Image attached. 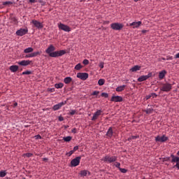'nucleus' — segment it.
Here are the masks:
<instances>
[{
  "instance_id": "4",
  "label": "nucleus",
  "mask_w": 179,
  "mask_h": 179,
  "mask_svg": "<svg viewBox=\"0 0 179 179\" xmlns=\"http://www.w3.org/2000/svg\"><path fill=\"white\" fill-rule=\"evenodd\" d=\"M58 27L60 30H63V31H67V33H69V31H71L72 30V29H71V27H69V26L66 25L62 23H59L58 24Z\"/></svg>"
},
{
  "instance_id": "52",
  "label": "nucleus",
  "mask_w": 179,
  "mask_h": 179,
  "mask_svg": "<svg viewBox=\"0 0 179 179\" xmlns=\"http://www.w3.org/2000/svg\"><path fill=\"white\" fill-rule=\"evenodd\" d=\"M71 132L73 133V134H76V129H73L72 130H71Z\"/></svg>"
},
{
  "instance_id": "54",
  "label": "nucleus",
  "mask_w": 179,
  "mask_h": 179,
  "mask_svg": "<svg viewBox=\"0 0 179 179\" xmlns=\"http://www.w3.org/2000/svg\"><path fill=\"white\" fill-rule=\"evenodd\" d=\"M43 162H48V158H43Z\"/></svg>"
},
{
  "instance_id": "36",
  "label": "nucleus",
  "mask_w": 179,
  "mask_h": 179,
  "mask_svg": "<svg viewBox=\"0 0 179 179\" xmlns=\"http://www.w3.org/2000/svg\"><path fill=\"white\" fill-rule=\"evenodd\" d=\"M115 167H117V169H118L120 170V169H121L120 166L121 164L120 162H115Z\"/></svg>"
},
{
  "instance_id": "25",
  "label": "nucleus",
  "mask_w": 179,
  "mask_h": 179,
  "mask_svg": "<svg viewBox=\"0 0 179 179\" xmlns=\"http://www.w3.org/2000/svg\"><path fill=\"white\" fill-rule=\"evenodd\" d=\"M82 68H83V66H82L80 63H78V64L76 65V66L74 67V69H76V71H80Z\"/></svg>"
},
{
  "instance_id": "28",
  "label": "nucleus",
  "mask_w": 179,
  "mask_h": 179,
  "mask_svg": "<svg viewBox=\"0 0 179 179\" xmlns=\"http://www.w3.org/2000/svg\"><path fill=\"white\" fill-rule=\"evenodd\" d=\"M104 83H106V80H104L103 78L99 79L98 81V85L99 86H103V85H104Z\"/></svg>"
},
{
  "instance_id": "40",
  "label": "nucleus",
  "mask_w": 179,
  "mask_h": 179,
  "mask_svg": "<svg viewBox=\"0 0 179 179\" xmlns=\"http://www.w3.org/2000/svg\"><path fill=\"white\" fill-rule=\"evenodd\" d=\"M75 114H76V110H71L70 111V115H75Z\"/></svg>"
},
{
  "instance_id": "2",
  "label": "nucleus",
  "mask_w": 179,
  "mask_h": 179,
  "mask_svg": "<svg viewBox=\"0 0 179 179\" xmlns=\"http://www.w3.org/2000/svg\"><path fill=\"white\" fill-rule=\"evenodd\" d=\"M117 159H118V157L117 156H111V155H106L105 157H103L101 159L102 162H104L105 163H114L115 162H117Z\"/></svg>"
},
{
  "instance_id": "20",
  "label": "nucleus",
  "mask_w": 179,
  "mask_h": 179,
  "mask_svg": "<svg viewBox=\"0 0 179 179\" xmlns=\"http://www.w3.org/2000/svg\"><path fill=\"white\" fill-rule=\"evenodd\" d=\"M166 73H167V71L165 70L159 72V78L162 80V79H164V76H166Z\"/></svg>"
},
{
  "instance_id": "39",
  "label": "nucleus",
  "mask_w": 179,
  "mask_h": 179,
  "mask_svg": "<svg viewBox=\"0 0 179 179\" xmlns=\"http://www.w3.org/2000/svg\"><path fill=\"white\" fill-rule=\"evenodd\" d=\"M99 66L101 69H103V68H104V62H100Z\"/></svg>"
},
{
  "instance_id": "30",
  "label": "nucleus",
  "mask_w": 179,
  "mask_h": 179,
  "mask_svg": "<svg viewBox=\"0 0 179 179\" xmlns=\"http://www.w3.org/2000/svg\"><path fill=\"white\" fill-rule=\"evenodd\" d=\"M152 96H155V97H157V95L155 93H152L151 94L147 95L145 96V100H149V99H150Z\"/></svg>"
},
{
  "instance_id": "44",
  "label": "nucleus",
  "mask_w": 179,
  "mask_h": 179,
  "mask_svg": "<svg viewBox=\"0 0 179 179\" xmlns=\"http://www.w3.org/2000/svg\"><path fill=\"white\" fill-rule=\"evenodd\" d=\"M78 149H79V146L76 145L73 148V152L75 153V152H76V150H78Z\"/></svg>"
},
{
  "instance_id": "27",
  "label": "nucleus",
  "mask_w": 179,
  "mask_h": 179,
  "mask_svg": "<svg viewBox=\"0 0 179 179\" xmlns=\"http://www.w3.org/2000/svg\"><path fill=\"white\" fill-rule=\"evenodd\" d=\"M55 87L56 89H62V87H64V83H60L55 84Z\"/></svg>"
},
{
  "instance_id": "46",
  "label": "nucleus",
  "mask_w": 179,
  "mask_h": 179,
  "mask_svg": "<svg viewBox=\"0 0 179 179\" xmlns=\"http://www.w3.org/2000/svg\"><path fill=\"white\" fill-rule=\"evenodd\" d=\"M25 58H33V56H32V53L29 54V55H27L25 56Z\"/></svg>"
},
{
  "instance_id": "24",
  "label": "nucleus",
  "mask_w": 179,
  "mask_h": 179,
  "mask_svg": "<svg viewBox=\"0 0 179 179\" xmlns=\"http://www.w3.org/2000/svg\"><path fill=\"white\" fill-rule=\"evenodd\" d=\"M33 51H34V49H33V48H27L24 50V52L25 54H30V52H33Z\"/></svg>"
},
{
  "instance_id": "51",
  "label": "nucleus",
  "mask_w": 179,
  "mask_h": 179,
  "mask_svg": "<svg viewBox=\"0 0 179 179\" xmlns=\"http://www.w3.org/2000/svg\"><path fill=\"white\" fill-rule=\"evenodd\" d=\"M59 121H64V117L59 116Z\"/></svg>"
},
{
  "instance_id": "6",
  "label": "nucleus",
  "mask_w": 179,
  "mask_h": 179,
  "mask_svg": "<svg viewBox=\"0 0 179 179\" xmlns=\"http://www.w3.org/2000/svg\"><path fill=\"white\" fill-rule=\"evenodd\" d=\"M80 159H82L81 157H76L72 159L71 162V167H76V166H79L80 164Z\"/></svg>"
},
{
  "instance_id": "61",
  "label": "nucleus",
  "mask_w": 179,
  "mask_h": 179,
  "mask_svg": "<svg viewBox=\"0 0 179 179\" xmlns=\"http://www.w3.org/2000/svg\"><path fill=\"white\" fill-rule=\"evenodd\" d=\"M50 92H53L52 89H51V90H50Z\"/></svg>"
},
{
  "instance_id": "43",
  "label": "nucleus",
  "mask_w": 179,
  "mask_h": 179,
  "mask_svg": "<svg viewBox=\"0 0 179 179\" xmlns=\"http://www.w3.org/2000/svg\"><path fill=\"white\" fill-rule=\"evenodd\" d=\"M26 157H31L33 156L32 153L28 152L25 154Z\"/></svg>"
},
{
  "instance_id": "9",
  "label": "nucleus",
  "mask_w": 179,
  "mask_h": 179,
  "mask_svg": "<svg viewBox=\"0 0 179 179\" xmlns=\"http://www.w3.org/2000/svg\"><path fill=\"white\" fill-rule=\"evenodd\" d=\"M31 23H32L36 29H43V27H44L43 23L38 22L37 20H32Z\"/></svg>"
},
{
  "instance_id": "58",
  "label": "nucleus",
  "mask_w": 179,
  "mask_h": 179,
  "mask_svg": "<svg viewBox=\"0 0 179 179\" xmlns=\"http://www.w3.org/2000/svg\"><path fill=\"white\" fill-rule=\"evenodd\" d=\"M128 141H132V137H129V138H128Z\"/></svg>"
},
{
  "instance_id": "13",
  "label": "nucleus",
  "mask_w": 179,
  "mask_h": 179,
  "mask_svg": "<svg viewBox=\"0 0 179 179\" xmlns=\"http://www.w3.org/2000/svg\"><path fill=\"white\" fill-rule=\"evenodd\" d=\"M149 78H152V73H149L147 76H140L137 80L138 82H145V80H148Z\"/></svg>"
},
{
  "instance_id": "26",
  "label": "nucleus",
  "mask_w": 179,
  "mask_h": 179,
  "mask_svg": "<svg viewBox=\"0 0 179 179\" xmlns=\"http://www.w3.org/2000/svg\"><path fill=\"white\" fill-rule=\"evenodd\" d=\"M87 173H89V171H86V170H83L81 171L80 174L81 176V177H86L87 176Z\"/></svg>"
},
{
  "instance_id": "38",
  "label": "nucleus",
  "mask_w": 179,
  "mask_h": 179,
  "mask_svg": "<svg viewBox=\"0 0 179 179\" xmlns=\"http://www.w3.org/2000/svg\"><path fill=\"white\" fill-rule=\"evenodd\" d=\"M83 64L84 65H89V61L85 59H84V60L83 61Z\"/></svg>"
},
{
  "instance_id": "47",
  "label": "nucleus",
  "mask_w": 179,
  "mask_h": 179,
  "mask_svg": "<svg viewBox=\"0 0 179 179\" xmlns=\"http://www.w3.org/2000/svg\"><path fill=\"white\" fill-rule=\"evenodd\" d=\"M35 139H41V136L40 134L35 136Z\"/></svg>"
},
{
  "instance_id": "31",
  "label": "nucleus",
  "mask_w": 179,
  "mask_h": 179,
  "mask_svg": "<svg viewBox=\"0 0 179 179\" xmlns=\"http://www.w3.org/2000/svg\"><path fill=\"white\" fill-rule=\"evenodd\" d=\"M144 111L146 114H152V113H153V108H147Z\"/></svg>"
},
{
  "instance_id": "21",
  "label": "nucleus",
  "mask_w": 179,
  "mask_h": 179,
  "mask_svg": "<svg viewBox=\"0 0 179 179\" xmlns=\"http://www.w3.org/2000/svg\"><path fill=\"white\" fill-rule=\"evenodd\" d=\"M125 87H127V85H123L117 87L115 89V90H116V92H124V90H125Z\"/></svg>"
},
{
  "instance_id": "3",
  "label": "nucleus",
  "mask_w": 179,
  "mask_h": 179,
  "mask_svg": "<svg viewBox=\"0 0 179 179\" xmlns=\"http://www.w3.org/2000/svg\"><path fill=\"white\" fill-rule=\"evenodd\" d=\"M110 28L113 30H122V29L124 28V24L118 22H114L110 24Z\"/></svg>"
},
{
  "instance_id": "63",
  "label": "nucleus",
  "mask_w": 179,
  "mask_h": 179,
  "mask_svg": "<svg viewBox=\"0 0 179 179\" xmlns=\"http://www.w3.org/2000/svg\"><path fill=\"white\" fill-rule=\"evenodd\" d=\"M23 179H26V178H23Z\"/></svg>"
},
{
  "instance_id": "15",
  "label": "nucleus",
  "mask_w": 179,
  "mask_h": 179,
  "mask_svg": "<svg viewBox=\"0 0 179 179\" xmlns=\"http://www.w3.org/2000/svg\"><path fill=\"white\" fill-rule=\"evenodd\" d=\"M142 24V22H133L129 24V26L131 27H133V29H138L141 25Z\"/></svg>"
},
{
  "instance_id": "60",
  "label": "nucleus",
  "mask_w": 179,
  "mask_h": 179,
  "mask_svg": "<svg viewBox=\"0 0 179 179\" xmlns=\"http://www.w3.org/2000/svg\"><path fill=\"white\" fill-rule=\"evenodd\" d=\"M138 1H141V0H134V2H138Z\"/></svg>"
},
{
  "instance_id": "29",
  "label": "nucleus",
  "mask_w": 179,
  "mask_h": 179,
  "mask_svg": "<svg viewBox=\"0 0 179 179\" xmlns=\"http://www.w3.org/2000/svg\"><path fill=\"white\" fill-rule=\"evenodd\" d=\"M63 140L64 141V142H71V141H72V137L70 136L64 137Z\"/></svg>"
},
{
  "instance_id": "41",
  "label": "nucleus",
  "mask_w": 179,
  "mask_h": 179,
  "mask_svg": "<svg viewBox=\"0 0 179 179\" xmlns=\"http://www.w3.org/2000/svg\"><path fill=\"white\" fill-rule=\"evenodd\" d=\"M73 153H74L73 151L71 150L70 152L66 153V156H69V157L72 156V155H73Z\"/></svg>"
},
{
  "instance_id": "5",
  "label": "nucleus",
  "mask_w": 179,
  "mask_h": 179,
  "mask_svg": "<svg viewBox=\"0 0 179 179\" xmlns=\"http://www.w3.org/2000/svg\"><path fill=\"white\" fill-rule=\"evenodd\" d=\"M172 88H173V86L171 85V84L164 83V84H162V87L160 88V90L162 92H170Z\"/></svg>"
},
{
  "instance_id": "37",
  "label": "nucleus",
  "mask_w": 179,
  "mask_h": 179,
  "mask_svg": "<svg viewBox=\"0 0 179 179\" xmlns=\"http://www.w3.org/2000/svg\"><path fill=\"white\" fill-rule=\"evenodd\" d=\"M120 171L123 173V174H125V173H127L128 171V170L125 169H122V168H120Z\"/></svg>"
},
{
  "instance_id": "16",
  "label": "nucleus",
  "mask_w": 179,
  "mask_h": 179,
  "mask_svg": "<svg viewBox=\"0 0 179 179\" xmlns=\"http://www.w3.org/2000/svg\"><path fill=\"white\" fill-rule=\"evenodd\" d=\"M123 99L120 96H113L110 101H115V103H121Z\"/></svg>"
},
{
  "instance_id": "48",
  "label": "nucleus",
  "mask_w": 179,
  "mask_h": 179,
  "mask_svg": "<svg viewBox=\"0 0 179 179\" xmlns=\"http://www.w3.org/2000/svg\"><path fill=\"white\" fill-rule=\"evenodd\" d=\"M12 2L10 1H6L3 3V5H11Z\"/></svg>"
},
{
  "instance_id": "32",
  "label": "nucleus",
  "mask_w": 179,
  "mask_h": 179,
  "mask_svg": "<svg viewBox=\"0 0 179 179\" xmlns=\"http://www.w3.org/2000/svg\"><path fill=\"white\" fill-rule=\"evenodd\" d=\"M6 171H0V177L3 178L6 176Z\"/></svg>"
},
{
  "instance_id": "42",
  "label": "nucleus",
  "mask_w": 179,
  "mask_h": 179,
  "mask_svg": "<svg viewBox=\"0 0 179 179\" xmlns=\"http://www.w3.org/2000/svg\"><path fill=\"white\" fill-rule=\"evenodd\" d=\"M99 93H100V92L94 91L92 94V96H99Z\"/></svg>"
},
{
  "instance_id": "55",
  "label": "nucleus",
  "mask_w": 179,
  "mask_h": 179,
  "mask_svg": "<svg viewBox=\"0 0 179 179\" xmlns=\"http://www.w3.org/2000/svg\"><path fill=\"white\" fill-rule=\"evenodd\" d=\"M175 58H179V52L175 55Z\"/></svg>"
},
{
  "instance_id": "62",
  "label": "nucleus",
  "mask_w": 179,
  "mask_h": 179,
  "mask_svg": "<svg viewBox=\"0 0 179 179\" xmlns=\"http://www.w3.org/2000/svg\"><path fill=\"white\" fill-rule=\"evenodd\" d=\"M162 59H164V61L166 59L165 58H163Z\"/></svg>"
},
{
  "instance_id": "53",
  "label": "nucleus",
  "mask_w": 179,
  "mask_h": 179,
  "mask_svg": "<svg viewBox=\"0 0 179 179\" xmlns=\"http://www.w3.org/2000/svg\"><path fill=\"white\" fill-rule=\"evenodd\" d=\"M166 59H167L168 61H169V60H172V59H173V56L169 57Z\"/></svg>"
},
{
  "instance_id": "12",
  "label": "nucleus",
  "mask_w": 179,
  "mask_h": 179,
  "mask_svg": "<svg viewBox=\"0 0 179 179\" xmlns=\"http://www.w3.org/2000/svg\"><path fill=\"white\" fill-rule=\"evenodd\" d=\"M65 104H66V101L60 102V103L53 106V107H52L53 111H57L58 110H60L61 107H62L63 106H65Z\"/></svg>"
},
{
  "instance_id": "56",
  "label": "nucleus",
  "mask_w": 179,
  "mask_h": 179,
  "mask_svg": "<svg viewBox=\"0 0 179 179\" xmlns=\"http://www.w3.org/2000/svg\"><path fill=\"white\" fill-rule=\"evenodd\" d=\"M17 103H14V104H13V107H17Z\"/></svg>"
},
{
  "instance_id": "11",
  "label": "nucleus",
  "mask_w": 179,
  "mask_h": 179,
  "mask_svg": "<svg viewBox=\"0 0 179 179\" xmlns=\"http://www.w3.org/2000/svg\"><path fill=\"white\" fill-rule=\"evenodd\" d=\"M77 78L81 80H86L89 78V74L87 73H78Z\"/></svg>"
},
{
  "instance_id": "8",
  "label": "nucleus",
  "mask_w": 179,
  "mask_h": 179,
  "mask_svg": "<svg viewBox=\"0 0 179 179\" xmlns=\"http://www.w3.org/2000/svg\"><path fill=\"white\" fill-rule=\"evenodd\" d=\"M166 141H169V137L166 136L165 135L163 136H157L155 137V142H166Z\"/></svg>"
},
{
  "instance_id": "33",
  "label": "nucleus",
  "mask_w": 179,
  "mask_h": 179,
  "mask_svg": "<svg viewBox=\"0 0 179 179\" xmlns=\"http://www.w3.org/2000/svg\"><path fill=\"white\" fill-rule=\"evenodd\" d=\"M31 54H32V58H34V57H37V55H40L41 53L40 52H35Z\"/></svg>"
},
{
  "instance_id": "23",
  "label": "nucleus",
  "mask_w": 179,
  "mask_h": 179,
  "mask_svg": "<svg viewBox=\"0 0 179 179\" xmlns=\"http://www.w3.org/2000/svg\"><path fill=\"white\" fill-rule=\"evenodd\" d=\"M64 83H66V85H69V83H71V82H72V78L66 77L64 79Z\"/></svg>"
},
{
  "instance_id": "1",
  "label": "nucleus",
  "mask_w": 179,
  "mask_h": 179,
  "mask_svg": "<svg viewBox=\"0 0 179 179\" xmlns=\"http://www.w3.org/2000/svg\"><path fill=\"white\" fill-rule=\"evenodd\" d=\"M45 52L51 58H57L58 57H62V55H65V54H66V50H62L55 51V47L53 45H50L45 50Z\"/></svg>"
},
{
  "instance_id": "18",
  "label": "nucleus",
  "mask_w": 179,
  "mask_h": 179,
  "mask_svg": "<svg viewBox=\"0 0 179 179\" xmlns=\"http://www.w3.org/2000/svg\"><path fill=\"white\" fill-rule=\"evenodd\" d=\"M113 134H114V131H113V127H109L106 133V136H108V138H112Z\"/></svg>"
},
{
  "instance_id": "17",
  "label": "nucleus",
  "mask_w": 179,
  "mask_h": 179,
  "mask_svg": "<svg viewBox=\"0 0 179 179\" xmlns=\"http://www.w3.org/2000/svg\"><path fill=\"white\" fill-rule=\"evenodd\" d=\"M17 64H18V65H21V66H27V65H30V64H31V61L22 60L21 62H18Z\"/></svg>"
},
{
  "instance_id": "7",
  "label": "nucleus",
  "mask_w": 179,
  "mask_h": 179,
  "mask_svg": "<svg viewBox=\"0 0 179 179\" xmlns=\"http://www.w3.org/2000/svg\"><path fill=\"white\" fill-rule=\"evenodd\" d=\"M171 157L172 158L171 163H176V164L173 166V169L176 167L178 170H179V157L174 156V155H171Z\"/></svg>"
},
{
  "instance_id": "10",
  "label": "nucleus",
  "mask_w": 179,
  "mask_h": 179,
  "mask_svg": "<svg viewBox=\"0 0 179 179\" xmlns=\"http://www.w3.org/2000/svg\"><path fill=\"white\" fill-rule=\"evenodd\" d=\"M29 32V29H20L16 31V35L20 36L22 37V36H24V34H27Z\"/></svg>"
},
{
  "instance_id": "59",
  "label": "nucleus",
  "mask_w": 179,
  "mask_h": 179,
  "mask_svg": "<svg viewBox=\"0 0 179 179\" xmlns=\"http://www.w3.org/2000/svg\"><path fill=\"white\" fill-rule=\"evenodd\" d=\"M85 0H80V2H85Z\"/></svg>"
},
{
  "instance_id": "49",
  "label": "nucleus",
  "mask_w": 179,
  "mask_h": 179,
  "mask_svg": "<svg viewBox=\"0 0 179 179\" xmlns=\"http://www.w3.org/2000/svg\"><path fill=\"white\" fill-rule=\"evenodd\" d=\"M30 3H36L37 2V0H29Z\"/></svg>"
},
{
  "instance_id": "57",
  "label": "nucleus",
  "mask_w": 179,
  "mask_h": 179,
  "mask_svg": "<svg viewBox=\"0 0 179 179\" xmlns=\"http://www.w3.org/2000/svg\"><path fill=\"white\" fill-rule=\"evenodd\" d=\"M146 30H142V33L143 34H145V33H146Z\"/></svg>"
},
{
  "instance_id": "22",
  "label": "nucleus",
  "mask_w": 179,
  "mask_h": 179,
  "mask_svg": "<svg viewBox=\"0 0 179 179\" xmlns=\"http://www.w3.org/2000/svg\"><path fill=\"white\" fill-rule=\"evenodd\" d=\"M137 71H141V66H133L131 69L130 71L131 72H136Z\"/></svg>"
},
{
  "instance_id": "14",
  "label": "nucleus",
  "mask_w": 179,
  "mask_h": 179,
  "mask_svg": "<svg viewBox=\"0 0 179 179\" xmlns=\"http://www.w3.org/2000/svg\"><path fill=\"white\" fill-rule=\"evenodd\" d=\"M101 113H103V111L101 110H99L96 112H95L94 113L93 117H92V121H96V120H97V118H99V117H100V115H101Z\"/></svg>"
},
{
  "instance_id": "19",
  "label": "nucleus",
  "mask_w": 179,
  "mask_h": 179,
  "mask_svg": "<svg viewBox=\"0 0 179 179\" xmlns=\"http://www.w3.org/2000/svg\"><path fill=\"white\" fill-rule=\"evenodd\" d=\"M9 69L11 72H17V71H19V66L16 65H13L10 66Z\"/></svg>"
},
{
  "instance_id": "35",
  "label": "nucleus",
  "mask_w": 179,
  "mask_h": 179,
  "mask_svg": "<svg viewBox=\"0 0 179 179\" xmlns=\"http://www.w3.org/2000/svg\"><path fill=\"white\" fill-rule=\"evenodd\" d=\"M101 96L102 97H105L106 99H107L108 97V94L106 93V92H102Z\"/></svg>"
},
{
  "instance_id": "45",
  "label": "nucleus",
  "mask_w": 179,
  "mask_h": 179,
  "mask_svg": "<svg viewBox=\"0 0 179 179\" xmlns=\"http://www.w3.org/2000/svg\"><path fill=\"white\" fill-rule=\"evenodd\" d=\"M38 2L39 3H41L42 6H44L45 5V2H44V1L43 0H39Z\"/></svg>"
},
{
  "instance_id": "34",
  "label": "nucleus",
  "mask_w": 179,
  "mask_h": 179,
  "mask_svg": "<svg viewBox=\"0 0 179 179\" xmlns=\"http://www.w3.org/2000/svg\"><path fill=\"white\" fill-rule=\"evenodd\" d=\"M22 75H31V71H26L22 72Z\"/></svg>"
},
{
  "instance_id": "50",
  "label": "nucleus",
  "mask_w": 179,
  "mask_h": 179,
  "mask_svg": "<svg viewBox=\"0 0 179 179\" xmlns=\"http://www.w3.org/2000/svg\"><path fill=\"white\" fill-rule=\"evenodd\" d=\"M139 138V136H132L131 139H138Z\"/></svg>"
}]
</instances>
